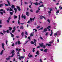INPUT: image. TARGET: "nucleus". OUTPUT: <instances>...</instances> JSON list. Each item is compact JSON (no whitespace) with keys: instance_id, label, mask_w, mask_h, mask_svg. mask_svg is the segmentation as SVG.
I'll return each mask as SVG.
<instances>
[{"instance_id":"39","label":"nucleus","mask_w":62,"mask_h":62,"mask_svg":"<svg viewBox=\"0 0 62 62\" xmlns=\"http://www.w3.org/2000/svg\"><path fill=\"white\" fill-rule=\"evenodd\" d=\"M6 32H7L6 31H5V30H4L3 31V32L4 34H5V33H6Z\"/></svg>"},{"instance_id":"22","label":"nucleus","mask_w":62,"mask_h":62,"mask_svg":"<svg viewBox=\"0 0 62 62\" xmlns=\"http://www.w3.org/2000/svg\"><path fill=\"white\" fill-rule=\"evenodd\" d=\"M46 31H47V29L46 28H45L44 29L43 32H46Z\"/></svg>"},{"instance_id":"25","label":"nucleus","mask_w":62,"mask_h":62,"mask_svg":"<svg viewBox=\"0 0 62 62\" xmlns=\"http://www.w3.org/2000/svg\"><path fill=\"white\" fill-rule=\"evenodd\" d=\"M24 35V32H23L21 33V35L22 37H23Z\"/></svg>"},{"instance_id":"16","label":"nucleus","mask_w":62,"mask_h":62,"mask_svg":"<svg viewBox=\"0 0 62 62\" xmlns=\"http://www.w3.org/2000/svg\"><path fill=\"white\" fill-rule=\"evenodd\" d=\"M12 8H15V6L14 5H13L11 6Z\"/></svg>"},{"instance_id":"47","label":"nucleus","mask_w":62,"mask_h":62,"mask_svg":"<svg viewBox=\"0 0 62 62\" xmlns=\"http://www.w3.org/2000/svg\"><path fill=\"white\" fill-rule=\"evenodd\" d=\"M40 18L41 20V19H42V18H43V16H41Z\"/></svg>"},{"instance_id":"55","label":"nucleus","mask_w":62,"mask_h":62,"mask_svg":"<svg viewBox=\"0 0 62 62\" xmlns=\"http://www.w3.org/2000/svg\"><path fill=\"white\" fill-rule=\"evenodd\" d=\"M34 35H33L32 34H31L30 35V37H33V36H34Z\"/></svg>"},{"instance_id":"30","label":"nucleus","mask_w":62,"mask_h":62,"mask_svg":"<svg viewBox=\"0 0 62 62\" xmlns=\"http://www.w3.org/2000/svg\"><path fill=\"white\" fill-rule=\"evenodd\" d=\"M36 54H38V55H39V51H37V52L36 53Z\"/></svg>"},{"instance_id":"13","label":"nucleus","mask_w":62,"mask_h":62,"mask_svg":"<svg viewBox=\"0 0 62 62\" xmlns=\"http://www.w3.org/2000/svg\"><path fill=\"white\" fill-rule=\"evenodd\" d=\"M20 29H23V26H21Z\"/></svg>"},{"instance_id":"43","label":"nucleus","mask_w":62,"mask_h":62,"mask_svg":"<svg viewBox=\"0 0 62 62\" xmlns=\"http://www.w3.org/2000/svg\"><path fill=\"white\" fill-rule=\"evenodd\" d=\"M30 11L31 12H33V11L32 10V9H31Z\"/></svg>"},{"instance_id":"48","label":"nucleus","mask_w":62,"mask_h":62,"mask_svg":"<svg viewBox=\"0 0 62 62\" xmlns=\"http://www.w3.org/2000/svg\"><path fill=\"white\" fill-rule=\"evenodd\" d=\"M16 52H18V51L19 50V48H16Z\"/></svg>"},{"instance_id":"20","label":"nucleus","mask_w":62,"mask_h":62,"mask_svg":"<svg viewBox=\"0 0 62 62\" xmlns=\"http://www.w3.org/2000/svg\"><path fill=\"white\" fill-rule=\"evenodd\" d=\"M16 27H14L13 29V30H15H15H16Z\"/></svg>"},{"instance_id":"28","label":"nucleus","mask_w":62,"mask_h":62,"mask_svg":"<svg viewBox=\"0 0 62 62\" xmlns=\"http://www.w3.org/2000/svg\"><path fill=\"white\" fill-rule=\"evenodd\" d=\"M33 57V55L32 54H30L29 56V58H31V57Z\"/></svg>"},{"instance_id":"7","label":"nucleus","mask_w":62,"mask_h":62,"mask_svg":"<svg viewBox=\"0 0 62 62\" xmlns=\"http://www.w3.org/2000/svg\"><path fill=\"white\" fill-rule=\"evenodd\" d=\"M47 51H48V49H46L43 50V52H45V53H47Z\"/></svg>"},{"instance_id":"53","label":"nucleus","mask_w":62,"mask_h":62,"mask_svg":"<svg viewBox=\"0 0 62 62\" xmlns=\"http://www.w3.org/2000/svg\"><path fill=\"white\" fill-rule=\"evenodd\" d=\"M11 18V16H10L8 18V20H10V19H11V18Z\"/></svg>"},{"instance_id":"59","label":"nucleus","mask_w":62,"mask_h":62,"mask_svg":"<svg viewBox=\"0 0 62 62\" xmlns=\"http://www.w3.org/2000/svg\"><path fill=\"white\" fill-rule=\"evenodd\" d=\"M7 22L8 23L9 22V20L8 19V20H7Z\"/></svg>"},{"instance_id":"17","label":"nucleus","mask_w":62,"mask_h":62,"mask_svg":"<svg viewBox=\"0 0 62 62\" xmlns=\"http://www.w3.org/2000/svg\"><path fill=\"white\" fill-rule=\"evenodd\" d=\"M53 31L52 30L51 31V33L50 35V36H52V35H53Z\"/></svg>"},{"instance_id":"51","label":"nucleus","mask_w":62,"mask_h":62,"mask_svg":"<svg viewBox=\"0 0 62 62\" xmlns=\"http://www.w3.org/2000/svg\"><path fill=\"white\" fill-rule=\"evenodd\" d=\"M34 30H35V31H36V32H37V31H38V30H36L35 29H34L33 30V31H34Z\"/></svg>"},{"instance_id":"35","label":"nucleus","mask_w":62,"mask_h":62,"mask_svg":"<svg viewBox=\"0 0 62 62\" xmlns=\"http://www.w3.org/2000/svg\"><path fill=\"white\" fill-rule=\"evenodd\" d=\"M10 14L11 15H13V12H10Z\"/></svg>"},{"instance_id":"19","label":"nucleus","mask_w":62,"mask_h":62,"mask_svg":"<svg viewBox=\"0 0 62 62\" xmlns=\"http://www.w3.org/2000/svg\"><path fill=\"white\" fill-rule=\"evenodd\" d=\"M26 15H27V16H29V15H28V14H29V13L28 12H27L26 13Z\"/></svg>"},{"instance_id":"2","label":"nucleus","mask_w":62,"mask_h":62,"mask_svg":"<svg viewBox=\"0 0 62 62\" xmlns=\"http://www.w3.org/2000/svg\"><path fill=\"white\" fill-rule=\"evenodd\" d=\"M15 53V51H14V50H13L11 52L12 55L9 56L10 57H13V56L14 55V54H15V53Z\"/></svg>"},{"instance_id":"63","label":"nucleus","mask_w":62,"mask_h":62,"mask_svg":"<svg viewBox=\"0 0 62 62\" xmlns=\"http://www.w3.org/2000/svg\"><path fill=\"white\" fill-rule=\"evenodd\" d=\"M0 24H2V20H0Z\"/></svg>"},{"instance_id":"5","label":"nucleus","mask_w":62,"mask_h":62,"mask_svg":"<svg viewBox=\"0 0 62 62\" xmlns=\"http://www.w3.org/2000/svg\"><path fill=\"white\" fill-rule=\"evenodd\" d=\"M23 14L22 15V19H23V18H24V19H26V17H25V16H23Z\"/></svg>"},{"instance_id":"8","label":"nucleus","mask_w":62,"mask_h":62,"mask_svg":"<svg viewBox=\"0 0 62 62\" xmlns=\"http://www.w3.org/2000/svg\"><path fill=\"white\" fill-rule=\"evenodd\" d=\"M33 4L35 5V6H38V2H36V3H33Z\"/></svg>"},{"instance_id":"26","label":"nucleus","mask_w":62,"mask_h":62,"mask_svg":"<svg viewBox=\"0 0 62 62\" xmlns=\"http://www.w3.org/2000/svg\"><path fill=\"white\" fill-rule=\"evenodd\" d=\"M31 44H34L35 43H34V42H33L32 41H31Z\"/></svg>"},{"instance_id":"10","label":"nucleus","mask_w":62,"mask_h":62,"mask_svg":"<svg viewBox=\"0 0 62 62\" xmlns=\"http://www.w3.org/2000/svg\"><path fill=\"white\" fill-rule=\"evenodd\" d=\"M20 51H18V52H17V56H20Z\"/></svg>"},{"instance_id":"56","label":"nucleus","mask_w":62,"mask_h":62,"mask_svg":"<svg viewBox=\"0 0 62 62\" xmlns=\"http://www.w3.org/2000/svg\"><path fill=\"white\" fill-rule=\"evenodd\" d=\"M0 11L1 12L3 11H4V10L3 9H1L0 10Z\"/></svg>"},{"instance_id":"29","label":"nucleus","mask_w":62,"mask_h":62,"mask_svg":"<svg viewBox=\"0 0 62 62\" xmlns=\"http://www.w3.org/2000/svg\"><path fill=\"white\" fill-rule=\"evenodd\" d=\"M29 40H27V41H25V43L24 44H26L28 42Z\"/></svg>"},{"instance_id":"32","label":"nucleus","mask_w":62,"mask_h":62,"mask_svg":"<svg viewBox=\"0 0 62 62\" xmlns=\"http://www.w3.org/2000/svg\"><path fill=\"white\" fill-rule=\"evenodd\" d=\"M8 41L6 40V44L7 46H8Z\"/></svg>"},{"instance_id":"31","label":"nucleus","mask_w":62,"mask_h":62,"mask_svg":"<svg viewBox=\"0 0 62 62\" xmlns=\"http://www.w3.org/2000/svg\"><path fill=\"white\" fill-rule=\"evenodd\" d=\"M18 43L19 45H20V44H21V43H20V41H19V40H18Z\"/></svg>"},{"instance_id":"15","label":"nucleus","mask_w":62,"mask_h":62,"mask_svg":"<svg viewBox=\"0 0 62 62\" xmlns=\"http://www.w3.org/2000/svg\"><path fill=\"white\" fill-rule=\"evenodd\" d=\"M40 46V47H43V43H42L41 44L39 45Z\"/></svg>"},{"instance_id":"57","label":"nucleus","mask_w":62,"mask_h":62,"mask_svg":"<svg viewBox=\"0 0 62 62\" xmlns=\"http://www.w3.org/2000/svg\"><path fill=\"white\" fill-rule=\"evenodd\" d=\"M16 7H17V8L18 9H19V8H20V7L18 6H16Z\"/></svg>"},{"instance_id":"52","label":"nucleus","mask_w":62,"mask_h":62,"mask_svg":"<svg viewBox=\"0 0 62 62\" xmlns=\"http://www.w3.org/2000/svg\"><path fill=\"white\" fill-rule=\"evenodd\" d=\"M59 8H60V9H62V7H61V6H60L59 7Z\"/></svg>"},{"instance_id":"1","label":"nucleus","mask_w":62,"mask_h":62,"mask_svg":"<svg viewBox=\"0 0 62 62\" xmlns=\"http://www.w3.org/2000/svg\"><path fill=\"white\" fill-rule=\"evenodd\" d=\"M61 31H58L56 32V33L54 34V36L56 37V36H60L61 35Z\"/></svg>"},{"instance_id":"62","label":"nucleus","mask_w":62,"mask_h":62,"mask_svg":"<svg viewBox=\"0 0 62 62\" xmlns=\"http://www.w3.org/2000/svg\"><path fill=\"white\" fill-rule=\"evenodd\" d=\"M24 4H28V3H27L26 2H24Z\"/></svg>"},{"instance_id":"45","label":"nucleus","mask_w":62,"mask_h":62,"mask_svg":"<svg viewBox=\"0 0 62 62\" xmlns=\"http://www.w3.org/2000/svg\"><path fill=\"white\" fill-rule=\"evenodd\" d=\"M34 42L35 43H36V40L35 39H34Z\"/></svg>"},{"instance_id":"14","label":"nucleus","mask_w":62,"mask_h":62,"mask_svg":"<svg viewBox=\"0 0 62 62\" xmlns=\"http://www.w3.org/2000/svg\"><path fill=\"white\" fill-rule=\"evenodd\" d=\"M14 10H15V13H16V12H17V8H14Z\"/></svg>"},{"instance_id":"6","label":"nucleus","mask_w":62,"mask_h":62,"mask_svg":"<svg viewBox=\"0 0 62 62\" xmlns=\"http://www.w3.org/2000/svg\"><path fill=\"white\" fill-rule=\"evenodd\" d=\"M2 48L4 50H5V48H4V46H5V45H4V44L2 43Z\"/></svg>"},{"instance_id":"9","label":"nucleus","mask_w":62,"mask_h":62,"mask_svg":"<svg viewBox=\"0 0 62 62\" xmlns=\"http://www.w3.org/2000/svg\"><path fill=\"white\" fill-rule=\"evenodd\" d=\"M9 8V11H13V12H14V11H13V10L12 9L10 8Z\"/></svg>"},{"instance_id":"46","label":"nucleus","mask_w":62,"mask_h":62,"mask_svg":"<svg viewBox=\"0 0 62 62\" xmlns=\"http://www.w3.org/2000/svg\"><path fill=\"white\" fill-rule=\"evenodd\" d=\"M39 12V10H37L36 11V13H38V12Z\"/></svg>"},{"instance_id":"33","label":"nucleus","mask_w":62,"mask_h":62,"mask_svg":"<svg viewBox=\"0 0 62 62\" xmlns=\"http://www.w3.org/2000/svg\"><path fill=\"white\" fill-rule=\"evenodd\" d=\"M47 22L49 23H50V20L49 19H48L47 20Z\"/></svg>"},{"instance_id":"4","label":"nucleus","mask_w":62,"mask_h":62,"mask_svg":"<svg viewBox=\"0 0 62 62\" xmlns=\"http://www.w3.org/2000/svg\"><path fill=\"white\" fill-rule=\"evenodd\" d=\"M20 16L19 15V16L18 19L19 20L18 21V23L19 24H20Z\"/></svg>"},{"instance_id":"54","label":"nucleus","mask_w":62,"mask_h":62,"mask_svg":"<svg viewBox=\"0 0 62 62\" xmlns=\"http://www.w3.org/2000/svg\"><path fill=\"white\" fill-rule=\"evenodd\" d=\"M46 36H48V32H47L45 34Z\"/></svg>"},{"instance_id":"11","label":"nucleus","mask_w":62,"mask_h":62,"mask_svg":"<svg viewBox=\"0 0 62 62\" xmlns=\"http://www.w3.org/2000/svg\"><path fill=\"white\" fill-rule=\"evenodd\" d=\"M9 57H10V56H9L8 58H7L6 59V60H9V59H10V58Z\"/></svg>"},{"instance_id":"64","label":"nucleus","mask_w":62,"mask_h":62,"mask_svg":"<svg viewBox=\"0 0 62 62\" xmlns=\"http://www.w3.org/2000/svg\"><path fill=\"white\" fill-rule=\"evenodd\" d=\"M51 44H48V46H51Z\"/></svg>"},{"instance_id":"27","label":"nucleus","mask_w":62,"mask_h":62,"mask_svg":"<svg viewBox=\"0 0 62 62\" xmlns=\"http://www.w3.org/2000/svg\"><path fill=\"white\" fill-rule=\"evenodd\" d=\"M44 7V6H43V4H42L39 7V8H40V7Z\"/></svg>"},{"instance_id":"21","label":"nucleus","mask_w":62,"mask_h":62,"mask_svg":"<svg viewBox=\"0 0 62 62\" xmlns=\"http://www.w3.org/2000/svg\"><path fill=\"white\" fill-rule=\"evenodd\" d=\"M4 51V50H2L0 52V55H2V54H3V52Z\"/></svg>"},{"instance_id":"61","label":"nucleus","mask_w":62,"mask_h":62,"mask_svg":"<svg viewBox=\"0 0 62 62\" xmlns=\"http://www.w3.org/2000/svg\"><path fill=\"white\" fill-rule=\"evenodd\" d=\"M40 61L41 62H42V59H40Z\"/></svg>"},{"instance_id":"49","label":"nucleus","mask_w":62,"mask_h":62,"mask_svg":"<svg viewBox=\"0 0 62 62\" xmlns=\"http://www.w3.org/2000/svg\"><path fill=\"white\" fill-rule=\"evenodd\" d=\"M6 32L7 33H9V30H7L6 31Z\"/></svg>"},{"instance_id":"44","label":"nucleus","mask_w":62,"mask_h":62,"mask_svg":"<svg viewBox=\"0 0 62 62\" xmlns=\"http://www.w3.org/2000/svg\"><path fill=\"white\" fill-rule=\"evenodd\" d=\"M15 31L14 30H12V33H14V32H15Z\"/></svg>"},{"instance_id":"50","label":"nucleus","mask_w":62,"mask_h":62,"mask_svg":"<svg viewBox=\"0 0 62 62\" xmlns=\"http://www.w3.org/2000/svg\"><path fill=\"white\" fill-rule=\"evenodd\" d=\"M0 13L1 15H3V13L2 12H0Z\"/></svg>"},{"instance_id":"23","label":"nucleus","mask_w":62,"mask_h":62,"mask_svg":"<svg viewBox=\"0 0 62 62\" xmlns=\"http://www.w3.org/2000/svg\"><path fill=\"white\" fill-rule=\"evenodd\" d=\"M7 1L8 2V4L9 5V6H10V3H9V1L8 0H7Z\"/></svg>"},{"instance_id":"58","label":"nucleus","mask_w":62,"mask_h":62,"mask_svg":"<svg viewBox=\"0 0 62 62\" xmlns=\"http://www.w3.org/2000/svg\"><path fill=\"white\" fill-rule=\"evenodd\" d=\"M49 9L50 10V11L51 12L53 11V9L52 8Z\"/></svg>"},{"instance_id":"12","label":"nucleus","mask_w":62,"mask_h":62,"mask_svg":"<svg viewBox=\"0 0 62 62\" xmlns=\"http://www.w3.org/2000/svg\"><path fill=\"white\" fill-rule=\"evenodd\" d=\"M14 18L15 19H17V16H16L14 15Z\"/></svg>"},{"instance_id":"34","label":"nucleus","mask_w":62,"mask_h":62,"mask_svg":"<svg viewBox=\"0 0 62 62\" xmlns=\"http://www.w3.org/2000/svg\"><path fill=\"white\" fill-rule=\"evenodd\" d=\"M45 47L46 46H45V45H43L42 47H43V48L44 49H45V48H46Z\"/></svg>"},{"instance_id":"37","label":"nucleus","mask_w":62,"mask_h":62,"mask_svg":"<svg viewBox=\"0 0 62 62\" xmlns=\"http://www.w3.org/2000/svg\"><path fill=\"white\" fill-rule=\"evenodd\" d=\"M51 28V26H49L47 27V29H49V28Z\"/></svg>"},{"instance_id":"40","label":"nucleus","mask_w":62,"mask_h":62,"mask_svg":"<svg viewBox=\"0 0 62 62\" xmlns=\"http://www.w3.org/2000/svg\"><path fill=\"white\" fill-rule=\"evenodd\" d=\"M25 33L26 35H28L27 32L26 31H25Z\"/></svg>"},{"instance_id":"36","label":"nucleus","mask_w":62,"mask_h":62,"mask_svg":"<svg viewBox=\"0 0 62 62\" xmlns=\"http://www.w3.org/2000/svg\"><path fill=\"white\" fill-rule=\"evenodd\" d=\"M59 13V10H57V12H56V13Z\"/></svg>"},{"instance_id":"24","label":"nucleus","mask_w":62,"mask_h":62,"mask_svg":"<svg viewBox=\"0 0 62 62\" xmlns=\"http://www.w3.org/2000/svg\"><path fill=\"white\" fill-rule=\"evenodd\" d=\"M10 34H11V37L12 38H13V37H14V35H13V34H12V33H11Z\"/></svg>"},{"instance_id":"18","label":"nucleus","mask_w":62,"mask_h":62,"mask_svg":"<svg viewBox=\"0 0 62 62\" xmlns=\"http://www.w3.org/2000/svg\"><path fill=\"white\" fill-rule=\"evenodd\" d=\"M9 31H11V30H12V28L11 27H9Z\"/></svg>"},{"instance_id":"60","label":"nucleus","mask_w":62,"mask_h":62,"mask_svg":"<svg viewBox=\"0 0 62 62\" xmlns=\"http://www.w3.org/2000/svg\"><path fill=\"white\" fill-rule=\"evenodd\" d=\"M40 27V26H38V27H37V29H38Z\"/></svg>"},{"instance_id":"3","label":"nucleus","mask_w":62,"mask_h":62,"mask_svg":"<svg viewBox=\"0 0 62 62\" xmlns=\"http://www.w3.org/2000/svg\"><path fill=\"white\" fill-rule=\"evenodd\" d=\"M24 58V56H19V57L18 59H19V60H21V58H22V59H23V58Z\"/></svg>"},{"instance_id":"41","label":"nucleus","mask_w":62,"mask_h":62,"mask_svg":"<svg viewBox=\"0 0 62 62\" xmlns=\"http://www.w3.org/2000/svg\"><path fill=\"white\" fill-rule=\"evenodd\" d=\"M14 45H14V43H13V44H12L11 46L14 47Z\"/></svg>"},{"instance_id":"42","label":"nucleus","mask_w":62,"mask_h":62,"mask_svg":"<svg viewBox=\"0 0 62 62\" xmlns=\"http://www.w3.org/2000/svg\"><path fill=\"white\" fill-rule=\"evenodd\" d=\"M0 34H1V35H4V33H3L1 32H0Z\"/></svg>"},{"instance_id":"38","label":"nucleus","mask_w":62,"mask_h":62,"mask_svg":"<svg viewBox=\"0 0 62 62\" xmlns=\"http://www.w3.org/2000/svg\"><path fill=\"white\" fill-rule=\"evenodd\" d=\"M3 4H0V7H3Z\"/></svg>"}]
</instances>
